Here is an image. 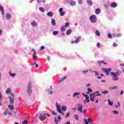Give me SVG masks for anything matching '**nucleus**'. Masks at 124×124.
I'll return each instance as SVG.
<instances>
[{"mask_svg":"<svg viewBox=\"0 0 124 124\" xmlns=\"http://www.w3.org/2000/svg\"><path fill=\"white\" fill-rule=\"evenodd\" d=\"M46 116L48 118H50V117H51V115L48 113H44L43 115L42 114V113H41L39 116V119L40 121H45V120H46L47 118L46 117Z\"/></svg>","mask_w":124,"mask_h":124,"instance_id":"obj_1","label":"nucleus"},{"mask_svg":"<svg viewBox=\"0 0 124 124\" xmlns=\"http://www.w3.org/2000/svg\"><path fill=\"white\" fill-rule=\"evenodd\" d=\"M27 93L29 95H31V81L28 83Z\"/></svg>","mask_w":124,"mask_h":124,"instance_id":"obj_2","label":"nucleus"},{"mask_svg":"<svg viewBox=\"0 0 124 124\" xmlns=\"http://www.w3.org/2000/svg\"><path fill=\"white\" fill-rule=\"evenodd\" d=\"M102 71L103 72H105L106 75L108 76L109 75V73L112 71V69L111 68H108V69H106V68H103L102 69Z\"/></svg>","mask_w":124,"mask_h":124,"instance_id":"obj_3","label":"nucleus"},{"mask_svg":"<svg viewBox=\"0 0 124 124\" xmlns=\"http://www.w3.org/2000/svg\"><path fill=\"white\" fill-rule=\"evenodd\" d=\"M90 21L92 23H96V16L95 15H92L90 17Z\"/></svg>","mask_w":124,"mask_h":124,"instance_id":"obj_4","label":"nucleus"},{"mask_svg":"<svg viewBox=\"0 0 124 124\" xmlns=\"http://www.w3.org/2000/svg\"><path fill=\"white\" fill-rule=\"evenodd\" d=\"M110 74L112 76V79L113 81H118V80H119V77H118V76H116L115 74V73L111 72Z\"/></svg>","mask_w":124,"mask_h":124,"instance_id":"obj_5","label":"nucleus"},{"mask_svg":"<svg viewBox=\"0 0 124 124\" xmlns=\"http://www.w3.org/2000/svg\"><path fill=\"white\" fill-rule=\"evenodd\" d=\"M78 112H80V113H83L84 115L86 114V112L83 110V105H81L78 108Z\"/></svg>","mask_w":124,"mask_h":124,"instance_id":"obj_6","label":"nucleus"},{"mask_svg":"<svg viewBox=\"0 0 124 124\" xmlns=\"http://www.w3.org/2000/svg\"><path fill=\"white\" fill-rule=\"evenodd\" d=\"M57 119L58 120H57V117H54L55 124H59V122H61V120H62V117H61L60 115H58Z\"/></svg>","mask_w":124,"mask_h":124,"instance_id":"obj_7","label":"nucleus"},{"mask_svg":"<svg viewBox=\"0 0 124 124\" xmlns=\"http://www.w3.org/2000/svg\"><path fill=\"white\" fill-rule=\"evenodd\" d=\"M90 96L91 100L92 102H93L94 101V97H95V93H92L90 94Z\"/></svg>","mask_w":124,"mask_h":124,"instance_id":"obj_8","label":"nucleus"},{"mask_svg":"<svg viewBox=\"0 0 124 124\" xmlns=\"http://www.w3.org/2000/svg\"><path fill=\"white\" fill-rule=\"evenodd\" d=\"M62 8H60L59 9V12L60 14V16H64L65 15V12H62Z\"/></svg>","mask_w":124,"mask_h":124,"instance_id":"obj_9","label":"nucleus"},{"mask_svg":"<svg viewBox=\"0 0 124 124\" xmlns=\"http://www.w3.org/2000/svg\"><path fill=\"white\" fill-rule=\"evenodd\" d=\"M56 108L58 113H62V108L59 104H56Z\"/></svg>","mask_w":124,"mask_h":124,"instance_id":"obj_10","label":"nucleus"},{"mask_svg":"<svg viewBox=\"0 0 124 124\" xmlns=\"http://www.w3.org/2000/svg\"><path fill=\"white\" fill-rule=\"evenodd\" d=\"M32 51H33V60H36V51L34 49H32Z\"/></svg>","mask_w":124,"mask_h":124,"instance_id":"obj_11","label":"nucleus"},{"mask_svg":"<svg viewBox=\"0 0 124 124\" xmlns=\"http://www.w3.org/2000/svg\"><path fill=\"white\" fill-rule=\"evenodd\" d=\"M9 98L10 99L11 104H13V103H14V98L10 96L9 97Z\"/></svg>","mask_w":124,"mask_h":124,"instance_id":"obj_12","label":"nucleus"},{"mask_svg":"<svg viewBox=\"0 0 124 124\" xmlns=\"http://www.w3.org/2000/svg\"><path fill=\"white\" fill-rule=\"evenodd\" d=\"M6 18L7 20H10V19L11 18V15L8 13L6 14Z\"/></svg>","mask_w":124,"mask_h":124,"instance_id":"obj_13","label":"nucleus"},{"mask_svg":"<svg viewBox=\"0 0 124 124\" xmlns=\"http://www.w3.org/2000/svg\"><path fill=\"white\" fill-rule=\"evenodd\" d=\"M0 10L1 14L4 15V10H3V7H2L1 5H0Z\"/></svg>","mask_w":124,"mask_h":124,"instance_id":"obj_14","label":"nucleus"},{"mask_svg":"<svg viewBox=\"0 0 124 124\" xmlns=\"http://www.w3.org/2000/svg\"><path fill=\"white\" fill-rule=\"evenodd\" d=\"M111 7H112V8H115V7H117V3L116 2L112 3Z\"/></svg>","mask_w":124,"mask_h":124,"instance_id":"obj_15","label":"nucleus"},{"mask_svg":"<svg viewBox=\"0 0 124 124\" xmlns=\"http://www.w3.org/2000/svg\"><path fill=\"white\" fill-rule=\"evenodd\" d=\"M76 2L75 1H73V0H71L70 2V5H72V6H74L76 4Z\"/></svg>","mask_w":124,"mask_h":124,"instance_id":"obj_16","label":"nucleus"},{"mask_svg":"<svg viewBox=\"0 0 124 124\" xmlns=\"http://www.w3.org/2000/svg\"><path fill=\"white\" fill-rule=\"evenodd\" d=\"M51 24L52 26H56V20L54 19H51Z\"/></svg>","mask_w":124,"mask_h":124,"instance_id":"obj_17","label":"nucleus"},{"mask_svg":"<svg viewBox=\"0 0 124 124\" xmlns=\"http://www.w3.org/2000/svg\"><path fill=\"white\" fill-rule=\"evenodd\" d=\"M6 93H11V90L10 88H9L6 90Z\"/></svg>","mask_w":124,"mask_h":124,"instance_id":"obj_18","label":"nucleus"},{"mask_svg":"<svg viewBox=\"0 0 124 124\" xmlns=\"http://www.w3.org/2000/svg\"><path fill=\"white\" fill-rule=\"evenodd\" d=\"M8 107L10 110H12V111H13L14 110V106L13 105H9L8 106Z\"/></svg>","mask_w":124,"mask_h":124,"instance_id":"obj_19","label":"nucleus"},{"mask_svg":"<svg viewBox=\"0 0 124 124\" xmlns=\"http://www.w3.org/2000/svg\"><path fill=\"white\" fill-rule=\"evenodd\" d=\"M87 3L88 4H89V5H93V2H92V0H87Z\"/></svg>","mask_w":124,"mask_h":124,"instance_id":"obj_20","label":"nucleus"},{"mask_svg":"<svg viewBox=\"0 0 124 124\" xmlns=\"http://www.w3.org/2000/svg\"><path fill=\"white\" fill-rule=\"evenodd\" d=\"M47 15L49 17H52V16H53V13H52L51 12H47Z\"/></svg>","mask_w":124,"mask_h":124,"instance_id":"obj_21","label":"nucleus"},{"mask_svg":"<svg viewBox=\"0 0 124 124\" xmlns=\"http://www.w3.org/2000/svg\"><path fill=\"white\" fill-rule=\"evenodd\" d=\"M10 76H11L12 77H15L16 76V74L15 73H11V72H9V73Z\"/></svg>","mask_w":124,"mask_h":124,"instance_id":"obj_22","label":"nucleus"},{"mask_svg":"<svg viewBox=\"0 0 124 124\" xmlns=\"http://www.w3.org/2000/svg\"><path fill=\"white\" fill-rule=\"evenodd\" d=\"M61 109L63 112H65L66 111L67 108L66 106H62Z\"/></svg>","mask_w":124,"mask_h":124,"instance_id":"obj_23","label":"nucleus"},{"mask_svg":"<svg viewBox=\"0 0 124 124\" xmlns=\"http://www.w3.org/2000/svg\"><path fill=\"white\" fill-rule=\"evenodd\" d=\"M71 31H72L71 30L69 29L66 32V34H67V35H68V34H70V33H71Z\"/></svg>","mask_w":124,"mask_h":124,"instance_id":"obj_24","label":"nucleus"},{"mask_svg":"<svg viewBox=\"0 0 124 124\" xmlns=\"http://www.w3.org/2000/svg\"><path fill=\"white\" fill-rule=\"evenodd\" d=\"M31 25L33 26V27H36V26H37V23L35 22H33L31 23Z\"/></svg>","mask_w":124,"mask_h":124,"instance_id":"obj_25","label":"nucleus"},{"mask_svg":"<svg viewBox=\"0 0 124 124\" xmlns=\"http://www.w3.org/2000/svg\"><path fill=\"white\" fill-rule=\"evenodd\" d=\"M108 105H110V106H112V105H113V102H111L110 99L108 100Z\"/></svg>","mask_w":124,"mask_h":124,"instance_id":"obj_26","label":"nucleus"},{"mask_svg":"<svg viewBox=\"0 0 124 124\" xmlns=\"http://www.w3.org/2000/svg\"><path fill=\"white\" fill-rule=\"evenodd\" d=\"M98 63H103V64H105V65H106V64H107V63L104 62V61H99L98 62Z\"/></svg>","mask_w":124,"mask_h":124,"instance_id":"obj_27","label":"nucleus"},{"mask_svg":"<svg viewBox=\"0 0 124 124\" xmlns=\"http://www.w3.org/2000/svg\"><path fill=\"white\" fill-rule=\"evenodd\" d=\"M95 34H96V35H97V36H99L100 35V32H99V31H98V30H96Z\"/></svg>","mask_w":124,"mask_h":124,"instance_id":"obj_28","label":"nucleus"},{"mask_svg":"<svg viewBox=\"0 0 124 124\" xmlns=\"http://www.w3.org/2000/svg\"><path fill=\"white\" fill-rule=\"evenodd\" d=\"M74 118H75V120H76V121L79 120V117L78 116V115L77 114L75 115Z\"/></svg>","mask_w":124,"mask_h":124,"instance_id":"obj_29","label":"nucleus"},{"mask_svg":"<svg viewBox=\"0 0 124 124\" xmlns=\"http://www.w3.org/2000/svg\"><path fill=\"white\" fill-rule=\"evenodd\" d=\"M2 96H1V94L0 93V106H1V101H2V99H1Z\"/></svg>","mask_w":124,"mask_h":124,"instance_id":"obj_30","label":"nucleus"},{"mask_svg":"<svg viewBox=\"0 0 124 124\" xmlns=\"http://www.w3.org/2000/svg\"><path fill=\"white\" fill-rule=\"evenodd\" d=\"M80 41V38L79 37H78L75 40V43H78Z\"/></svg>","mask_w":124,"mask_h":124,"instance_id":"obj_31","label":"nucleus"},{"mask_svg":"<svg viewBox=\"0 0 124 124\" xmlns=\"http://www.w3.org/2000/svg\"><path fill=\"white\" fill-rule=\"evenodd\" d=\"M45 0H43L41 1V0H37V2L38 3H40V2H43V3H44V2H45Z\"/></svg>","mask_w":124,"mask_h":124,"instance_id":"obj_32","label":"nucleus"},{"mask_svg":"<svg viewBox=\"0 0 124 124\" xmlns=\"http://www.w3.org/2000/svg\"><path fill=\"white\" fill-rule=\"evenodd\" d=\"M100 12V9H97L96 10H95V14H99V13Z\"/></svg>","mask_w":124,"mask_h":124,"instance_id":"obj_33","label":"nucleus"},{"mask_svg":"<svg viewBox=\"0 0 124 124\" xmlns=\"http://www.w3.org/2000/svg\"><path fill=\"white\" fill-rule=\"evenodd\" d=\"M61 30L62 31H65V26H62L61 29Z\"/></svg>","mask_w":124,"mask_h":124,"instance_id":"obj_34","label":"nucleus"},{"mask_svg":"<svg viewBox=\"0 0 124 124\" xmlns=\"http://www.w3.org/2000/svg\"><path fill=\"white\" fill-rule=\"evenodd\" d=\"M39 9L41 12H45V10L44 9V8L43 7H40Z\"/></svg>","mask_w":124,"mask_h":124,"instance_id":"obj_35","label":"nucleus"},{"mask_svg":"<svg viewBox=\"0 0 124 124\" xmlns=\"http://www.w3.org/2000/svg\"><path fill=\"white\" fill-rule=\"evenodd\" d=\"M80 94V93H75L73 95L74 97H75V96H77V95H79Z\"/></svg>","mask_w":124,"mask_h":124,"instance_id":"obj_36","label":"nucleus"},{"mask_svg":"<svg viewBox=\"0 0 124 124\" xmlns=\"http://www.w3.org/2000/svg\"><path fill=\"white\" fill-rule=\"evenodd\" d=\"M51 114H52V115H53V116H57V112H56L54 111H51Z\"/></svg>","mask_w":124,"mask_h":124,"instance_id":"obj_37","label":"nucleus"},{"mask_svg":"<svg viewBox=\"0 0 124 124\" xmlns=\"http://www.w3.org/2000/svg\"><path fill=\"white\" fill-rule=\"evenodd\" d=\"M70 25V24L69 23V22H66L65 24V26L66 28L69 27Z\"/></svg>","mask_w":124,"mask_h":124,"instance_id":"obj_38","label":"nucleus"},{"mask_svg":"<svg viewBox=\"0 0 124 124\" xmlns=\"http://www.w3.org/2000/svg\"><path fill=\"white\" fill-rule=\"evenodd\" d=\"M121 73H122V72H116V73H115V74L116 75V76H120V75H121Z\"/></svg>","mask_w":124,"mask_h":124,"instance_id":"obj_39","label":"nucleus"},{"mask_svg":"<svg viewBox=\"0 0 124 124\" xmlns=\"http://www.w3.org/2000/svg\"><path fill=\"white\" fill-rule=\"evenodd\" d=\"M108 38H110V39L113 38V36H112V34L111 33L108 34Z\"/></svg>","mask_w":124,"mask_h":124,"instance_id":"obj_40","label":"nucleus"},{"mask_svg":"<svg viewBox=\"0 0 124 124\" xmlns=\"http://www.w3.org/2000/svg\"><path fill=\"white\" fill-rule=\"evenodd\" d=\"M53 35H57V34H58L59 33V31H54L53 32Z\"/></svg>","mask_w":124,"mask_h":124,"instance_id":"obj_41","label":"nucleus"},{"mask_svg":"<svg viewBox=\"0 0 124 124\" xmlns=\"http://www.w3.org/2000/svg\"><path fill=\"white\" fill-rule=\"evenodd\" d=\"M86 100L84 101V102H90V100H89V97H87L86 98H85Z\"/></svg>","mask_w":124,"mask_h":124,"instance_id":"obj_42","label":"nucleus"},{"mask_svg":"<svg viewBox=\"0 0 124 124\" xmlns=\"http://www.w3.org/2000/svg\"><path fill=\"white\" fill-rule=\"evenodd\" d=\"M32 64H33V65L35 66L36 68H37V67H38V64H36V63H35V62H33Z\"/></svg>","mask_w":124,"mask_h":124,"instance_id":"obj_43","label":"nucleus"},{"mask_svg":"<svg viewBox=\"0 0 124 124\" xmlns=\"http://www.w3.org/2000/svg\"><path fill=\"white\" fill-rule=\"evenodd\" d=\"M65 79H66V77H64L63 78H62L61 79H60V81L62 82V81H63V80H65Z\"/></svg>","mask_w":124,"mask_h":124,"instance_id":"obj_44","label":"nucleus"},{"mask_svg":"<svg viewBox=\"0 0 124 124\" xmlns=\"http://www.w3.org/2000/svg\"><path fill=\"white\" fill-rule=\"evenodd\" d=\"M93 72L95 73V76H98L99 75V73L96 71H93Z\"/></svg>","mask_w":124,"mask_h":124,"instance_id":"obj_45","label":"nucleus"},{"mask_svg":"<svg viewBox=\"0 0 124 124\" xmlns=\"http://www.w3.org/2000/svg\"><path fill=\"white\" fill-rule=\"evenodd\" d=\"M70 115V113L68 112L66 114V116H65V118H68V116Z\"/></svg>","mask_w":124,"mask_h":124,"instance_id":"obj_46","label":"nucleus"},{"mask_svg":"<svg viewBox=\"0 0 124 124\" xmlns=\"http://www.w3.org/2000/svg\"><path fill=\"white\" fill-rule=\"evenodd\" d=\"M112 90H115V89H118V86H114L110 87Z\"/></svg>","mask_w":124,"mask_h":124,"instance_id":"obj_47","label":"nucleus"},{"mask_svg":"<svg viewBox=\"0 0 124 124\" xmlns=\"http://www.w3.org/2000/svg\"><path fill=\"white\" fill-rule=\"evenodd\" d=\"M122 35V34L118 33H117L116 36H117V37H120V36Z\"/></svg>","mask_w":124,"mask_h":124,"instance_id":"obj_48","label":"nucleus"},{"mask_svg":"<svg viewBox=\"0 0 124 124\" xmlns=\"http://www.w3.org/2000/svg\"><path fill=\"white\" fill-rule=\"evenodd\" d=\"M45 48V47H44V46H41V47H40V50L41 51H42V50H44Z\"/></svg>","mask_w":124,"mask_h":124,"instance_id":"obj_49","label":"nucleus"},{"mask_svg":"<svg viewBox=\"0 0 124 124\" xmlns=\"http://www.w3.org/2000/svg\"><path fill=\"white\" fill-rule=\"evenodd\" d=\"M87 91L89 93H92L93 92V90L91 88H88Z\"/></svg>","mask_w":124,"mask_h":124,"instance_id":"obj_50","label":"nucleus"},{"mask_svg":"<svg viewBox=\"0 0 124 124\" xmlns=\"http://www.w3.org/2000/svg\"><path fill=\"white\" fill-rule=\"evenodd\" d=\"M22 124H28V121L27 120H24L22 122Z\"/></svg>","mask_w":124,"mask_h":124,"instance_id":"obj_51","label":"nucleus"},{"mask_svg":"<svg viewBox=\"0 0 124 124\" xmlns=\"http://www.w3.org/2000/svg\"><path fill=\"white\" fill-rule=\"evenodd\" d=\"M96 46L98 48H100V43H97V44H96Z\"/></svg>","mask_w":124,"mask_h":124,"instance_id":"obj_52","label":"nucleus"},{"mask_svg":"<svg viewBox=\"0 0 124 124\" xmlns=\"http://www.w3.org/2000/svg\"><path fill=\"white\" fill-rule=\"evenodd\" d=\"M112 46L114 47H117L118 46V45L117 44H116L115 43H113V44H112Z\"/></svg>","mask_w":124,"mask_h":124,"instance_id":"obj_53","label":"nucleus"},{"mask_svg":"<svg viewBox=\"0 0 124 124\" xmlns=\"http://www.w3.org/2000/svg\"><path fill=\"white\" fill-rule=\"evenodd\" d=\"M84 122H85V124H89V122H88V121L87 120V119H84Z\"/></svg>","mask_w":124,"mask_h":124,"instance_id":"obj_54","label":"nucleus"},{"mask_svg":"<svg viewBox=\"0 0 124 124\" xmlns=\"http://www.w3.org/2000/svg\"><path fill=\"white\" fill-rule=\"evenodd\" d=\"M78 3L82 4L83 3V1L82 0H78Z\"/></svg>","mask_w":124,"mask_h":124,"instance_id":"obj_55","label":"nucleus"},{"mask_svg":"<svg viewBox=\"0 0 124 124\" xmlns=\"http://www.w3.org/2000/svg\"><path fill=\"white\" fill-rule=\"evenodd\" d=\"M114 114H119V112L116 111V110H114L113 111Z\"/></svg>","mask_w":124,"mask_h":124,"instance_id":"obj_56","label":"nucleus"},{"mask_svg":"<svg viewBox=\"0 0 124 124\" xmlns=\"http://www.w3.org/2000/svg\"><path fill=\"white\" fill-rule=\"evenodd\" d=\"M102 93H104V94H106L107 93H108V91H104Z\"/></svg>","mask_w":124,"mask_h":124,"instance_id":"obj_57","label":"nucleus"},{"mask_svg":"<svg viewBox=\"0 0 124 124\" xmlns=\"http://www.w3.org/2000/svg\"><path fill=\"white\" fill-rule=\"evenodd\" d=\"M100 95H101V94L100 93H98L95 95V96H100Z\"/></svg>","mask_w":124,"mask_h":124,"instance_id":"obj_58","label":"nucleus"},{"mask_svg":"<svg viewBox=\"0 0 124 124\" xmlns=\"http://www.w3.org/2000/svg\"><path fill=\"white\" fill-rule=\"evenodd\" d=\"M87 120H88V123H91V122H92V120H91V119H90V118H88Z\"/></svg>","mask_w":124,"mask_h":124,"instance_id":"obj_59","label":"nucleus"},{"mask_svg":"<svg viewBox=\"0 0 124 124\" xmlns=\"http://www.w3.org/2000/svg\"><path fill=\"white\" fill-rule=\"evenodd\" d=\"M60 113L62 116H64V113L62 112V111H61V112H59Z\"/></svg>","mask_w":124,"mask_h":124,"instance_id":"obj_60","label":"nucleus"},{"mask_svg":"<svg viewBox=\"0 0 124 124\" xmlns=\"http://www.w3.org/2000/svg\"><path fill=\"white\" fill-rule=\"evenodd\" d=\"M47 61H48V62H49V61H50V57L48 56V57H47Z\"/></svg>","mask_w":124,"mask_h":124,"instance_id":"obj_61","label":"nucleus"},{"mask_svg":"<svg viewBox=\"0 0 124 124\" xmlns=\"http://www.w3.org/2000/svg\"><path fill=\"white\" fill-rule=\"evenodd\" d=\"M49 94H52L53 93V91H50L49 92Z\"/></svg>","mask_w":124,"mask_h":124,"instance_id":"obj_62","label":"nucleus"},{"mask_svg":"<svg viewBox=\"0 0 124 124\" xmlns=\"http://www.w3.org/2000/svg\"><path fill=\"white\" fill-rule=\"evenodd\" d=\"M84 97H89V96H88V95H86L85 94H83Z\"/></svg>","mask_w":124,"mask_h":124,"instance_id":"obj_63","label":"nucleus"},{"mask_svg":"<svg viewBox=\"0 0 124 124\" xmlns=\"http://www.w3.org/2000/svg\"><path fill=\"white\" fill-rule=\"evenodd\" d=\"M65 124H70V122H67Z\"/></svg>","mask_w":124,"mask_h":124,"instance_id":"obj_64","label":"nucleus"}]
</instances>
